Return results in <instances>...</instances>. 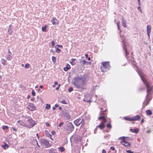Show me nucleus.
<instances>
[{
  "instance_id": "f257e3e1",
  "label": "nucleus",
  "mask_w": 153,
  "mask_h": 153,
  "mask_svg": "<svg viewBox=\"0 0 153 153\" xmlns=\"http://www.w3.org/2000/svg\"><path fill=\"white\" fill-rule=\"evenodd\" d=\"M77 76L73 78L72 82L74 87L77 88H81V90L85 89L83 87L85 86L86 75L84 74L82 76H80V77L79 75H77Z\"/></svg>"
},
{
  "instance_id": "f03ea898",
  "label": "nucleus",
  "mask_w": 153,
  "mask_h": 153,
  "mask_svg": "<svg viewBox=\"0 0 153 153\" xmlns=\"http://www.w3.org/2000/svg\"><path fill=\"white\" fill-rule=\"evenodd\" d=\"M101 110L100 114L101 116H100L98 118L99 120H103L104 118L106 117L107 114L105 112L107 110V108L106 107V104H104L102 107H100Z\"/></svg>"
},
{
  "instance_id": "7ed1b4c3",
  "label": "nucleus",
  "mask_w": 153,
  "mask_h": 153,
  "mask_svg": "<svg viewBox=\"0 0 153 153\" xmlns=\"http://www.w3.org/2000/svg\"><path fill=\"white\" fill-rule=\"evenodd\" d=\"M26 121L27 123L26 127L30 128L33 127L37 123L36 121L33 120L29 116L27 117Z\"/></svg>"
},
{
  "instance_id": "20e7f679",
  "label": "nucleus",
  "mask_w": 153,
  "mask_h": 153,
  "mask_svg": "<svg viewBox=\"0 0 153 153\" xmlns=\"http://www.w3.org/2000/svg\"><path fill=\"white\" fill-rule=\"evenodd\" d=\"M64 128L69 132H71L74 129V126L71 122H68L65 125Z\"/></svg>"
},
{
  "instance_id": "39448f33",
  "label": "nucleus",
  "mask_w": 153,
  "mask_h": 153,
  "mask_svg": "<svg viewBox=\"0 0 153 153\" xmlns=\"http://www.w3.org/2000/svg\"><path fill=\"white\" fill-rule=\"evenodd\" d=\"M144 84L145 85L146 87L147 88L146 90L147 94L148 95V96H151V92L152 90L151 87L150 86L148 82L147 81L146 79H145L144 81V82H143Z\"/></svg>"
},
{
  "instance_id": "423d86ee",
  "label": "nucleus",
  "mask_w": 153,
  "mask_h": 153,
  "mask_svg": "<svg viewBox=\"0 0 153 153\" xmlns=\"http://www.w3.org/2000/svg\"><path fill=\"white\" fill-rule=\"evenodd\" d=\"M126 138H130V137H126L125 136H122L120 137L119 138V140H122L120 141V143H125L124 146L126 147H128L130 146L131 145V143H128L126 141Z\"/></svg>"
},
{
  "instance_id": "0eeeda50",
  "label": "nucleus",
  "mask_w": 153,
  "mask_h": 153,
  "mask_svg": "<svg viewBox=\"0 0 153 153\" xmlns=\"http://www.w3.org/2000/svg\"><path fill=\"white\" fill-rule=\"evenodd\" d=\"M62 114L65 119L69 120L71 118V116L69 115V112L68 110L64 109L62 111Z\"/></svg>"
},
{
  "instance_id": "6e6552de",
  "label": "nucleus",
  "mask_w": 153,
  "mask_h": 153,
  "mask_svg": "<svg viewBox=\"0 0 153 153\" xmlns=\"http://www.w3.org/2000/svg\"><path fill=\"white\" fill-rule=\"evenodd\" d=\"M40 142L42 144H43L45 145L46 148H49L51 146V145L49 141L46 139H41L40 140Z\"/></svg>"
},
{
  "instance_id": "1a4fd4ad",
  "label": "nucleus",
  "mask_w": 153,
  "mask_h": 153,
  "mask_svg": "<svg viewBox=\"0 0 153 153\" xmlns=\"http://www.w3.org/2000/svg\"><path fill=\"white\" fill-rule=\"evenodd\" d=\"M152 96H148V95H146L145 100L143 103V106L144 105V107H145V106L148 105L149 103V101L152 100Z\"/></svg>"
},
{
  "instance_id": "9d476101",
  "label": "nucleus",
  "mask_w": 153,
  "mask_h": 153,
  "mask_svg": "<svg viewBox=\"0 0 153 153\" xmlns=\"http://www.w3.org/2000/svg\"><path fill=\"white\" fill-rule=\"evenodd\" d=\"M137 71L140 77L141 80L143 82H144V81L146 79H144L143 77L145 76L146 74L143 72L141 70L138 68H137Z\"/></svg>"
},
{
  "instance_id": "9b49d317",
  "label": "nucleus",
  "mask_w": 153,
  "mask_h": 153,
  "mask_svg": "<svg viewBox=\"0 0 153 153\" xmlns=\"http://www.w3.org/2000/svg\"><path fill=\"white\" fill-rule=\"evenodd\" d=\"M28 104L27 108L30 111H33L36 110V108L33 103L30 102L28 103Z\"/></svg>"
},
{
  "instance_id": "f8f14e48",
  "label": "nucleus",
  "mask_w": 153,
  "mask_h": 153,
  "mask_svg": "<svg viewBox=\"0 0 153 153\" xmlns=\"http://www.w3.org/2000/svg\"><path fill=\"white\" fill-rule=\"evenodd\" d=\"M102 65L104 68H105L106 69H107L108 70H109L110 68V65L109 62H103L102 63Z\"/></svg>"
},
{
  "instance_id": "ddd939ff",
  "label": "nucleus",
  "mask_w": 153,
  "mask_h": 153,
  "mask_svg": "<svg viewBox=\"0 0 153 153\" xmlns=\"http://www.w3.org/2000/svg\"><path fill=\"white\" fill-rule=\"evenodd\" d=\"M82 137L80 136L76 135L74 137V141L76 143H77L79 141H81Z\"/></svg>"
},
{
  "instance_id": "4468645a",
  "label": "nucleus",
  "mask_w": 153,
  "mask_h": 153,
  "mask_svg": "<svg viewBox=\"0 0 153 153\" xmlns=\"http://www.w3.org/2000/svg\"><path fill=\"white\" fill-rule=\"evenodd\" d=\"M81 134H82L83 137H85L87 135L86 129L84 127H81Z\"/></svg>"
},
{
  "instance_id": "2eb2a0df",
  "label": "nucleus",
  "mask_w": 153,
  "mask_h": 153,
  "mask_svg": "<svg viewBox=\"0 0 153 153\" xmlns=\"http://www.w3.org/2000/svg\"><path fill=\"white\" fill-rule=\"evenodd\" d=\"M83 101L87 102H91L90 96L89 95H86L85 96V98L83 100Z\"/></svg>"
},
{
  "instance_id": "dca6fc26",
  "label": "nucleus",
  "mask_w": 153,
  "mask_h": 153,
  "mask_svg": "<svg viewBox=\"0 0 153 153\" xmlns=\"http://www.w3.org/2000/svg\"><path fill=\"white\" fill-rule=\"evenodd\" d=\"M151 30V27L150 25H148L146 27L147 33V35L149 36V39L150 40V34Z\"/></svg>"
},
{
  "instance_id": "f3484780",
  "label": "nucleus",
  "mask_w": 153,
  "mask_h": 153,
  "mask_svg": "<svg viewBox=\"0 0 153 153\" xmlns=\"http://www.w3.org/2000/svg\"><path fill=\"white\" fill-rule=\"evenodd\" d=\"M141 118L140 116L139 115H137L136 116L132 117V121H139Z\"/></svg>"
},
{
  "instance_id": "a211bd4d",
  "label": "nucleus",
  "mask_w": 153,
  "mask_h": 153,
  "mask_svg": "<svg viewBox=\"0 0 153 153\" xmlns=\"http://www.w3.org/2000/svg\"><path fill=\"white\" fill-rule=\"evenodd\" d=\"M52 24L54 25H57L58 24L59 22L55 17H53L51 20Z\"/></svg>"
},
{
  "instance_id": "6ab92c4d",
  "label": "nucleus",
  "mask_w": 153,
  "mask_h": 153,
  "mask_svg": "<svg viewBox=\"0 0 153 153\" xmlns=\"http://www.w3.org/2000/svg\"><path fill=\"white\" fill-rule=\"evenodd\" d=\"M81 119L79 118L74 121V123L76 126H79L80 125V121Z\"/></svg>"
},
{
  "instance_id": "aec40b11",
  "label": "nucleus",
  "mask_w": 153,
  "mask_h": 153,
  "mask_svg": "<svg viewBox=\"0 0 153 153\" xmlns=\"http://www.w3.org/2000/svg\"><path fill=\"white\" fill-rule=\"evenodd\" d=\"M123 49L124 50L125 52V56L126 59H127L128 57V56L129 54V53L127 51V47H126L124 46L123 47Z\"/></svg>"
},
{
  "instance_id": "412c9836",
  "label": "nucleus",
  "mask_w": 153,
  "mask_h": 153,
  "mask_svg": "<svg viewBox=\"0 0 153 153\" xmlns=\"http://www.w3.org/2000/svg\"><path fill=\"white\" fill-rule=\"evenodd\" d=\"M13 28L12 27L11 25H10L8 27V29L7 30L8 34L9 35H11L12 33H13Z\"/></svg>"
},
{
  "instance_id": "4be33fe9",
  "label": "nucleus",
  "mask_w": 153,
  "mask_h": 153,
  "mask_svg": "<svg viewBox=\"0 0 153 153\" xmlns=\"http://www.w3.org/2000/svg\"><path fill=\"white\" fill-rule=\"evenodd\" d=\"M105 125L102 123H101L100 124L97 126V128H99L101 130L103 129L105 127Z\"/></svg>"
},
{
  "instance_id": "5701e85b",
  "label": "nucleus",
  "mask_w": 153,
  "mask_h": 153,
  "mask_svg": "<svg viewBox=\"0 0 153 153\" xmlns=\"http://www.w3.org/2000/svg\"><path fill=\"white\" fill-rule=\"evenodd\" d=\"M45 136L48 137H50V138L52 140H53L52 138V135L49 132L46 130L45 131Z\"/></svg>"
},
{
  "instance_id": "b1692460",
  "label": "nucleus",
  "mask_w": 153,
  "mask_h": 153,
  "mask_svg": "<svg viewBox=\"0 0 153 153\" xmlns=\"http://www.w3.org/2000/svg\"><path fill=\"white\" fill-rule=\"evenodd\" d=\"M130 131L132 133L137 134L139 131V129L137 128H130Z\"/></svg>"
},
{
  "instance_id": "393cba45",
  "label": "nucleus",
  "mask_w": 153,
  "mask_h": 153,
  "mask_svg": "<svg viewBox=\"0 0 153 153\" xmlns=\"http://www.w3.org/2000/svg\"><path fill=\"white\" fill-rule=\"evenodd\" d=\"M76 60V59L72 58L71 59V61L70 62V63L73 66L75 65L76 64V62L75 61Z\"/></svg>"
},
{
  "instance_id": "a878e982",
  "label": "nucleus",
  "mask_w": 153,
  "mask_h": 153,
  "mask_svg": "<svg viewBox=\"0 0 153 153\" xmlns=\"http://www.w3.org/2000/svg\"><path fill=\"white\" fill-rule=\"evenodd\" d=\"M48 153H57L56 149L53 148H51L48 150Z\"/></svg>"
},
{
  "instance_id": "bb28decb",
  "label": "nucleus",
  "mask_w": 153,
  "mask_h": 153,
  "mask_svg": "<svg viewBox=\"0 0 153 153\" xmlns=\"http://www.w3.org/2000/svg\"><path fill=\"white\" fill-rule=\"evenodd\" d=\"M122 23L123 26L124 27H127V25H126V20L123 18V17H122Z\"/></svg>"
},
{
  "instance_id": "cd10ccee",
  "label": "nucleus",
  "mask_w": 153,
  "mask_h": 153,
  "mask_svg": "<svg viewBox=\"0 0 153 153\" xmlns=\"http://www.w3.org/2000/svg\"><path fill=\"white\" fill-rule=\"evenodd\" d=\"M71 66L69 64H67L66 65V66L63 68L64 70L65 71H67L68 70L71 68Z\"/></svg>"
},
{
  "instance_id": "c85d7f7f",
  "label": "nucleus",
  "mask_w": 153,
  "mask_h": 153,
  "mask_svg": "<svg viewBox=\"0 0 153 153\" xmlns=\"http://www.w3.org/2000/svg\"><path fill=\"white\" fill-rule=\"evenodd\" d=\"M4 145L1 146L2 148H4V149H6L9 147L8 145L5 142H4L3 143Z\"/></svg>"
},
{
  "instance_id": "c756f323",
  "label": "nucleus",
  "mask_w": 153,
  "mask_h": 153,
  "mask_svg": "<svg viewBox=\"0 0 153 153\" xmlns=\"http://www.w3.org/2000/svg\"><path fill=\"white\" fill-rule=\"evenodd\" d=\"M85 121L84 120V118H83L82 119V120H81L80 121V124H81L80 126L81 128V127H83L85 125Z\"/></svg>"
},
{
  "instance_id": "7c9ffc66",
  "label": "nucleus",
  "mask_w": 153,
  "mask_h": 153,
  "mask_svg": "<svg viewBox=\"0 0 153 153\" xmlns=\"http://www.w3.org/2000/svg\"><path fill=\"white\" fill-rule=\"evenodd\" d=\"M59 151L61 152H62L65 151V149L64 147L63 146H59L58 148Z\"/></svg>"
},
{
  "instance_id": "2f4dec72",
  "label": "nucleus",
  "mask_w": 153,
  "mask_h": 153,
  "mask_svg": "<svg viewBox=\"0 0 153 153\" xmlns=\"http://www.w3.org/2000/svg\"><path fill=\"white\" fill-rule=\"evenodd\" d=\"M124 119L126 120L132 121V117L125 116L124 117Z\"/></svg>"
},
{
  "instance_id": "473e14b6",
  "label": "nucleus",
  "mask_w": 153,
  "mask_h": 153,
  "mask_svg": "<svg viewBox=\"0 0 153 153\" xmlns=\"http://www.w3.org/2000/svg\"><path fill=\"white\" fill-rule=\"evenodd\" d=\"M146 113L147 115L150 116L152 114V111L149 109L147 110L146 111Z\"/></svg>"
},
{
  "instance_id": "72a5a7b5",
  "label": "nucleus",
  "mask_w": 153,
  "mask_h": 153,
  "mask_svg": "<svg viewBox=\"0 0 153 153\" xmlns=\"http://www.w3.org/2000/svg\"><path fill=\"white\" fill-rule=\"evenodd\" d=\"M18 123H19V124L22 125V126H25L26 127V126H27V124H26L24 122L21 121L20 120H19L17 122Z\"/></svg>"
},
{
  "instance_id": "f704fd0d",
  "label": "nucleus",
  "mask_w": 153,
  "mask_h": 153,
  "mask_svg": "<svg viewBox=\"0 0 153 153\" xmlns=\"http://www.w3.org/2000/svg\"><path fill=\"white\" fill-rule=\"evenodd\" d=\"M48 26L46 25L43 26L42 27V31L44 32H46L47 31L46 28Z\"/></svg>"
},
{
  "instance_id": "c9c22d12",
  "label": "nucleus",
  "mask_w": 153,
  "mask_h": 153,
  "mask_svg": "<svg viewBox=\"0 0 153 153\" xmlns=\"http://www.w3.org/2000/svg\"><path fill=\"white\" fill-rule=\"evenodd\" d=\"M117 29L118 30H119L120 33H121L122 32V31L120 28V23L119 22H117Z\"/></svg>"
},
{
  "instance_id": "e433bc0d",
  "label": "nucleus",
  "mask_w": 153,
  "mask_h": 153,
  "mask_svg": "<svg viewBox=\"0 0 153 153\" xmlns=\"http://www.w3.org/2000/svg\"><path fill=\"white\" fill-rule=\"evenodd\" d=\"M12 59V57L11 56L10 54H9L7 56V59L8 60H10Z\"/></svg>"
},
{
  "instance_id": "4c0bfd02",
  "label": "nucleus",
  "mask_w": 153,
  "mask_h": 153,
  "mask_svg": "<svg viewBox=\"0 0 153 153\" xmlns=\"http://www.w3.org/2000/svg\"><path fill=\"white\" fill-rule=\"evenodd\" d=\"M106 127L108 128H112V126L111 124V122L109 121L106 124Z\"/></svg>"
},
{
  "instance_id": "58836bf2",
  "label": "nucleus",
  "mask_w": 153,
  "mask_h": 153,
  "mask_svg": "<svg viewBox=\"0 0 153 153\" xmlns=\"http://www.w3.org/2000/svg\"><path fill=\"white\" fill-rule=\"evenodd\" d=\"M1 63L4 65H5L6 64V61L4 59H1Z\"/></svg>"
},
{
  "instance_id": "ea45409f",
  "label": "nucleus",
  "mask_w": 153,
  "mask_h": 153,
  "mask_svg": "<svg viewBox=\"0 0 153 153\" xmlns=\"http://www.w3.org/2000/svg\"><path fill=\"white\" fill-rule=\"evenodd\" d=\"M52 60L54 63H55L56 61V58L54 56H52Z\"/></svg>"
},
{
  "instance_id": "a19ab883",
  "label": "nucleus",
  "mask_w": 153,
  "mask_h": 153,
  "mask_svg": "<svg viewBox=\"0 0 153 153\" xmlns=\"http://www.w3.org/2000/svg\"><path fill=\"white\" fill-rule=\"evenodd\" d=\"M36 99L38 101H39L40 102H41L42 101V100L41 99V98L39 97V96H37Z\"/></svg>"
},
{
  "instance_id": "79ce46f5",
  "label": "nucleus",
  "mask_w": 153,
  "mask_h": 153,
  "mask_svg": "<svg viewBox=\"0 0 153 153\" xmlns=\"http://www.w3.org/2000/svg\"><path fill=\"white\" fill-rule=\"evenodd\" d=\"M33 143H35L37 145L38 147L40 148V146L38 144L37 140L36 139H34L33 141Z\"/></svg>"
},
{
  "instance_id": "37998d69",
  "label": "nucleus",
  "mask_w": 153,
  "mask_h": 153,
  "mask_svg": "<svg viewBox=\"0 0 153 153\" xmlns=\"http://www.w3.org/2000/svg\"><path fill=\"white\" fill-rule=\"evenodd\" d=\"M35 88L36 91H38L39 92H42V91H41L40 89L39 88H38V87L37 85H36L35 87Z\"/></svg>"
},
{
  "instance_id": "c03bdc74",
  "label": "nucleus",
  "mask_w": 153,
  "mask_h": 153,
  "mask_svg": "<svg viewBox=\"0 0 153 153\" xmlns=\"http://www.w3.org/2000/svg\"><path fill=\"white\" fill-rule=\"evenodd\" d=\"M9 128V127L7 126H5L4 125L2 126V128L3 130H5V129H8Z\"/></svg>"
},
{
  "instance_id": "a18cd8bd",
  "label": "nucleus",
  "mask_w": 153,
  "mask_h": 153,
  "mask_svg": "<svg viewBox=\"0 0 153 153\" xmlns=\"http://www.w3.org/2000/svg\"><path fill=\"white\" fill-rule=\"evenodd\" d=\"M55 48H56V52L57 53H59L60 52L61 50L58 48V47L55 46Z\"/></svg>"
},
{
  "instance_id": "49530a36",
  "label": "nucleus",
  "mask_w": 153,
  "mask_h": 153,
  "mask_svg": "<svg viewBox=\"0 0 153 153\" xmlns=\"http://www.w3.org/2000/svg\"><path fill=\"white\" fill-rule=\"evenodd\" d=\"M74 90L73 88L72 87H70L68 89V91L69 92H71Z\"/></svg>"
},
{
  "instance_id": "de8ad7c7",
  "label": "nucleus",
  "mask_w": 153,
  "mask_h": 153,
  "mask_svg": "<svg viewBox=\"0 0 153 153\" xmlns=\"http://www.w3.org/2000/svg\"><path fill=\"white\" fill-rule=\"evenodd\" d=\"M51 105L49 104H47L45 106L46 109L49 110L51 108Z\"/></svg>"
},
{
  "instance_id": "09e8293b",
  "label": "nucleus",
  "mask_w": 153,
  "mask_h": 153,
  "mask_svg": "<svg viewBox=\"0 0 153 153\" xmlns=\"http://www.w3.org/2000/svg\"><path fill=\"white\" fill-rule=\"evenodd\" d=\"M88 62L85 60L84 59H83L82 61V65H84L86 63H87Z\"/></svg>"
},
{
  "instance_id": "8fccbe9b",
  "label": "nucleus",
  "mask_w": 153,
  "mask_h": 153,
  "mask_svg": "<svg viewBox=\"0 0 153 153\" xmlns=\"http://www.w3.org/2000/svg\"><path fill=\"white\" fill-rule=\"evenodd\" d=\"M85 118L86 119L88 120H89L91 119V116L90 115H87V116H85Z\"/></svg>"
},
{
  "instance_id": "3c124183",
  "label": "nucleus",
  "mask_w": 153,
  "mask_h": 153,
  "mask_svg": "<svg viewBox=\"0 0 153 153\" xmlns=\"http://www.w3.org/2000/svg\"><path fill=\"white\" fill-rule=\"evenodd\" d=\"M64 122H61L58 126V127H62V126L64 124Z\"/></svg>"
},
{
  "instance_id": "603ef678",
  "label": "nucleus",
  "mask_w": 153,
  "mask_h": 153,
  "mask_svg": "<svg viewBox=\"0 0 153 153\" xmlns=\"http://www.w3.org/2000/svg\"><path fill=\"white\" fill-rule=\"evenodd\" d=\"M101 70L103 72H105L106 71V70L107 69H106L105 68H104L103 67H101Z\"/></svg>"
},
{
  "instance_id": "864d4df0",
  "label": "nucleus",
  "mask_w": 153,
  "mask_h": 153,
  "mask_svg": "<svg viewBox=\"0 0 153 153\" xmlns=\"http://www.w3.org/2000/svg\"><path fill=\"white\" fill-rule=\"evenodd\" d=\"M85 58H88V60L89 61L91 60V58L90 57H88V55L87 54H86L85 55Z\"/></svg>"
},
{
  "instance_id": "5fc2aeb1",
  "label": "nucleus",
  "mask_w": 153,
  "mask_h": 153,
  "mask_svg": "<svg viewBox=\"0 0 153 153\" xmlns=\"http://www.w3.org/2000/svg\"><path fill=\"white\" fill-rule=\"evenodd\" d=\"M107 122V120L106 119V117L104 118L103 120L102 121L101 123H102L104 124H105V123H106Z\"/></svg>"
},
{
  "instance_id": "6e6d98bb",
  "label": "nucleus",
  "mask_w": 153,
  "mask_h": 153,
  "mask_svg": "<svg viewBox=\"0 0 153 153\" xmlns=\"http://www.w3.org/2000/svg\"><path fill=\"white\" fill-rule=\"evenodd\" d=\"M51 44L52 48H53L55 45V42L54 41H53L51 42Z\"/></svg>"
},
{
  "instance_id": "4d7b16f0",
  "label": "nucleus",
  "mask_w": 153,
  "mask_h": 153,
  "mask_svg": "<svg viewBox=\"0 0 153 153\" xmlns=\"http://www.w3.org/2000/svg\"><path fill=\"white\" fill-rule=\"evenodd\" d=\"M122 43L123 44V45H122L123 47L124 46L125 47H126V45L125 44V41L124 40H123L122 41Z\"/></svg>"
},
{
  "instance_id": "13d9d810",
  "label": "nucleus",
  "mask_w": 153,
  "mask_h": 153,
  "mask_svg": "<svg viewBox=\"0 0 153 153\" xmlns=\"http://www.w3.org/2000/svg\"><path fill=\"white\" fill-rule=\"evenodd\" d=\"M60 102L64 104H67L65 100H62L60 101Z\"/></svg>"
},
{
  "instance_id": "bf43d9fd",
  "label": "nucleus",
  "mask_w": 153,
  "mask_h": 153,
  "mask_svg": "<svg viewBox=\"0 0 153 153\" xmlns=\"http://www.w3.org/2000/svg\"><path fill=\"white\" fill-rule=\"evenodd\" d=\"M31 94L33 96L35 95L36 93L34 90L33 89L32 90Z\"/></svg>"
},
{
  "instance_id": "052dcab7",
  "label": "nucleus",
  "mask_w": 153,
  "mask_h": 153,
  "mask_svg": "<svg viewBox=\"0 0 153 153\" xmlns=\"http://www.w3.org/2000/svg\"><path fill=\"white\" fill-rule=\"evenodd\" d=\"M143 89H144L143 88L140 87L138 88V90L139 91H143Z\"/></svg>"
},
{
  "instance_id": "680f3d73",
  "label": "nucleus",
  "mask_w": 153,
  "mask_h": 153,
  "mask_svg": "<svg viewBox=\"0 0 153 153\" xmlns=\"http://www.w3.org/2000/svg\"><path fill=\"white\" fill-rule=\"evenodd\" d=\"M84 118V120L85 121V124H88L89 123V120H88L86 119L85 118Z\"/></svg>"
},
{
  "instance_id": "e2e57ef3",
  "label": "nucleus",
  "mask_w": 153,
  "mask_h": 153,
  "mask_svg": "<svg viewBox=\"0 0 153 153\" xmlns=\"http://www.w3.org/2000/svg\"><path fill=\"white\" fill-rule=\"evenodd\" d=\"M29 67H30V64L28 63H27V64H26L25 65V67L26 68H29Z\"/></svg>"
},
{
  "instance_id": "0e129e2a",
  "label": "nucleus",
  "mask_w": 153,
  "mask_h": 153,
  "mask_svg": "<svg viewBox=\"0 0 153 153\" xmlns=\"http://www.w3.org/2000/svg\"><path fill=\"white\" fill-rule=\"evenodd\" d=\"M126 151L127 153H134V152L133 151L129 150H126Z\"/></svg>"
},
{
  "instance_id": "69168bd1",
  "label": "nucleus",
  "mask_w": 153,
  "mask_h": 153,
  "mask_svg": "<svg viewBox=\"0 0 153 153\" xmlns=\"http://www.w3.org/2000/svg\"><path fill=\"white\" fill-rule=\"evenodd\" d=\"M110 149L113 151H114L115 150V148L114 146H112L110 147Z\"/></svg>"
},
{
  "instance_id": "338daca9",
  "label": "nucleus",
  "mask_w": 153,
  "mask_h": 153,
  "mask_svg": "<svg viewBox=\"0 0 153 153\" xmlns=\"http://www.w3.org/2000/svg\"><path fill=\"white\" fill-rule=\"evenodd\" d=\"M110 137V135L108 134L107 135L105 136L104 137V139H106L107 137H108V138H109Z\"/></svg>"
},
{
  "instance_id": "774afa93",
  "label": "nucleus",
  "mask_w": 153,
  "mask_h": 153,
  "mask_svg": "<svg viewBox=\"0 0 153 153\" xmlns=\"http://www.w3.org/2000/svg\"><path fill=\"white\" fill-rule=\"evenodd\" d=\"M55 46H56V47H58V48L59 47V48H62V47H63V46H62V45H58V44L56 45Z\"/></svg>"
}]
</instances>
